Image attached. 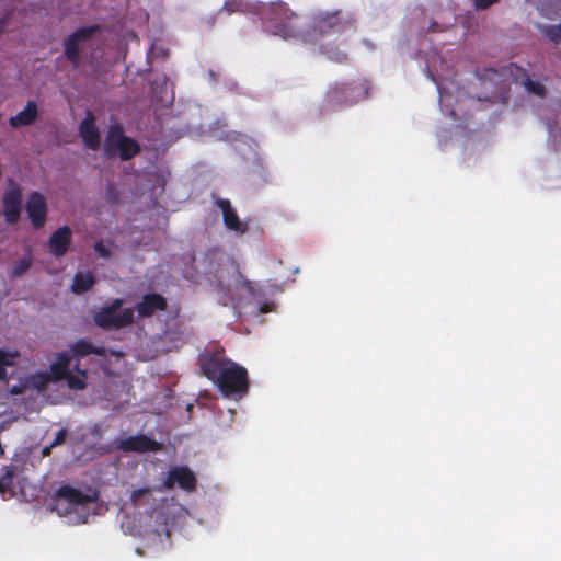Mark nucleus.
I'll return each instance as SVG.
<instances>
[{"instance_id": "nucleus-1", "label": "nucleus", "mask_w": 561, "mask_h": 561, "mask_svg": "<svg viewBox=\"0 0 561 561\" xmlns=\"http://www.w3.org/2000/svg\"><path fill=\"white\" fill-rule=\"evenodd\" d=\"M201 369L216 386H249L247 369L238 363L214 354L202 360Z\"/></svg>"}, {"instance_id": "nucleus-2", "label": "nucleus", "mask_w": 561, "mask_h": 561, "mask_svg": "<svg viewBox=\"0 0 561 561\" xmlns=\"http://www.w3.org/2000/svg\"><path fill=\"white\" fill-rule=\"evenodd\" d=\"M262 24L266 32L283 38L298 33V15L283 1L271 2L261 10Z\"/></svg>"}, {"instance_id": "nucleus-3", "label": "nucleus", "mask_w": 561, "mask_h": 561, "mask_svg": "<svg viewBox=\"0 0 561 561\" xmlns=\"http://www.w3.org/2000/svg\"><path fill=\"white\" fill-rule=\"evenodd\" d=\"M70 364L71 356L67 352L58 353L56 360L50 364L48 370L32 375L31 386H48L50 382L62 380L67 381V386H87V370L80 369L79 365H76L78 376H75L70 370Z\"/></svg>"}, {"instance_id": "nucleus-4", "label": "nucleus", "mask_w": 561, "mask_h": 561, "mask_svg": "<svg viewBox=\"0 0 561 561\" xmlns=\"http://www.w3.org/2000/svg\"><path fill=\"white\" fill-rule=\"evenodd\" d=\"M58 388H10L5 393V403L11 407V413L25 415L38 412L46 403H60L59 400H50V390Z\"/></svg>"}, {"instance_id": "nucleus-5", "label": "nucleus", "mask_w": 561, "mask_h": 561, "mask_svg": "<svg viewBox=\"0 0 561 561\" xmlns=\"http://www.w3.org/2000/svg\"><path fill=\"white\" fill-rule=\"evenodd\" d=\"M354 28L355 21L351 14L342 10L319 11L312 16L311 30L306 34V41H313L317 36L340 34Z\"/></svg>"}, {"instance_id": "nucleus-6", "label": "nucleus", "mask_w": 561, "mask_h": 561, "mask_svg": "<svg viewBox=\"0 0 561 561\" xmlns=\"http://www.w3.org/2000/svg\"><path fill=\"white\" fill-rule=\"evenodd\" d=\"M98 499V494H87L82 491L70 486L61 485L55 495L54 510L61 516L76 513L80 515L81 523L87 522V514L82 516L80 512H84L90 505H92Z\"/></svg>"}, {"instance_id": "nucleus-7", "label": "nucleus", "mask_w": 561, "mask_h": 561, "mask_svg": "<svg viewBox=\"0 0 561 561\" xmlns=\"http://www.w3.org/2000/svg\"><path fill=\"white\" fill-rule=\"evenodd\" d=\"M365 95L364 84L358 82L335 83L331 85L325 94L329 105H352Z\"/></svg>"}, {"instance_id": "nucleus-8", "label": "nucleus", "mask_w": 561, "mask_h": 561, "mask_svg": "<svg viewBox=\"0 0 561 561\" xmlns=\"http://www.w3.org/2000/svg\"><path fill=\"white\" fill-rule=\"evenodd\" d=\"M99 31V25L79 27L64 39V56L73 68L81 62L80 44L90 41Z\"/></svg>"}, {"instance_id": "nucleus-9", "label": "nucleus", "mask_w": 561, "mask_h": 561, "mask_svg": "<svg viewBox=\"0 0 561 561\" xmlns=\"http://www.w3.org/2000/svg\"><path fill=\"white\" fill-rule=\"evenodd\" d=\"M94 323L103 330H118L134 322V309L126 308L119 312L102 308L93 316Z\"/></svg>"}, {"instance_id": "nucleus-10", "label": "nucleus", "mask_w": 561, "mask_h": 561, "mask_svg": "<svg viewBox=\"0 0 561 561\" xmlns=\"http://www.w3.org/2000/svg\"><path fill=\"white\" fill-rule=\"evenodd\" d=\"M116 448L124 453H147V451H161L163 449L162 444L156 439L145 435L137 434L116 440Z\"/></svg>"}, {"instance_id": "nucleus-11", "label": "nucleus", "mask_w": 561, "mask_h": 561, "mask_svg": "<svg viewBox=\"0 0 561 561\" xmlns=\"http://www.w3.org/2000/svg\"><path fill=\"white\" fill-rule=\"evenodd\" d=\"M3 216L8 225H15L21 218L22 190L18 184H12L2 197Z\"/></svg>"}, {"instance_id": "nucleus-12", "label": "nucleus", "mask_w": 561, "mask_h": 561, "mask_svg": "<svg viewBox=\"0 0 561 561\" xmlns=\"http://www.w3.org/2000/svg\"><path fill=\"white\" fill-rule=\"evenodd\" d=\"M175 484L184 491L192 492L196 489L197 479L188 467L175 466L169 470L163 481V486L167 490H171Z\"/></svg>"}, {"instance_id": "nucleus-13", "label": "nucleus", "mask_w": 561, "mask_h": 561, "mask_svg": "<svg viewBox=\"0 0 561 561\" xmlns=\"http://www.w3.org/2000/svg\"><path fill=\"white\" fill-rule=\"evenodd\" d=\"M25 210L34 229H41L47 218V203L39 192H32L26 201Z\"/></svg>"}, {"instance_id": "nucleus-14", "label": "nucleus", "mask_w": 561, "mask_h": 561, "mask_svg": "<svg viewBox=\"0 0 561 561\" xmlns=\"http://www.w3.org/2000/svg\"><path fill=\"white\" fill-rule=\"evenodd\" d=\"M79 136L88 149L98 150L100 148L101 135L95 126V116L91 111L87 112L85 117L79 124Z\"/></svg>"}, {"instance_id": "nucleus-15", "label": "nucleus", "mask_w": 561, "mask_h": 561, "mask_svg": "<svg viewBox=\"0 0 561 561\" xmlns=\"http://www.w3.org/2000/svg\"><path fill=\"white\" fill-rule=\"evenodd\" d=\"M216 206L221 210L222 221L228 230L233 231L240 236L248 231V225L241 221L237 211L232 208L229 199L217 198Z\"/></svg>"}, {"instance_id": "nucleus-16", "label": "nucleus", "mask_w": 561, "mask_h": 561, "mask_svg": "<svg viewBox=\"0 0 561 561\" xmlns=\"http://www.w3.org/2000/svg\"><path fill=\"white\" fill-rule=\"evenodd\" d=\"M168 307L167 299L158 293H150L142 296L141 300L136 305V310L140 318H149L156 311H164Z\"/></svg>"}, {"instance_id": "nucleus-17", "label": "nucleus", "mask_w": 561, "mask_h": 561, "mask_svg": "<svg viewBox=\"0 0 561 561\" xmlns=\"http://www.w3.org/2000/svg\"><path fill=\"white\" fill-rule=\"evenodd\" d=\"M71 241V229L68 226L59 227L49 238V252L56 257L64 256L68 252Z\"/></svg>"}, {"instance_id": "nucleus-18", "label": "nucleus", "mask_w": 561, "mask_h": 561, "mask_svg": "<svg viewBox=\"0 0 561 561\" xmlns=\"http://www.w3.org/2000/svg\"><path fill=\"white\" fill-rule=\"evenodd\" d=\"M126 137L124 128L121 124H113L108 127L104 142L103 151L107 158L116 157L119 144Z\"/></svg>"}, {"instance_id": "nucleus-19", "label": "nucleus", "mask_w": 561, "mask_h": 561, "mask_svg": "<svg viewBox=\"0 0 561 561\" xmlns=\"http://www.w3.org/2000/svg\"><path fill=\"white\" fill-rule=\"evenodd\" d=\"M38 115V107L36 102L28 101L26 106L16 115L9 118V125L12 128H19L32 125Z\"/></svg>"}, {"instance_id": "nucleus-20", "label": "nucleus", "mask_w": 561, "mask_h": 561, "mask_svg": "<svg viewBox=\"0 0 561 561\" xmlns=\"http://www.w3.org/2000/svg\"><path fill=\"white\" fill-rule=\"evenodd\" d=\"M72 357H85L91 354L104 355V347L96 346L85 339H80L72 343L67 352Z\"/></svg>"}, {"instance_id": "nucleus-21", "label": "nucleus", "mask_w": 561, "mask_h": 561, "mask_svg": "<svg viewBox=\"0 0 561 561\" xmlns=\"http://www.w3.org/2000/svg\"><path fill=\"white\" fill-rule=\"evenodd\" d=\"M95 284V278L90 273L78 272L75 274L71 290L76 295H81L90 290Z\"/></svg>"}, {"instance_id": "nucleus-22", "label": "nucleus", "mask_w": 561, "mask_h": 561, "mask_svg": "<svg viewBox=\"0 0 561 561\" xmlns=\"http://www.w3.org/2000/svg\"><path fill=\"white\" fill-rule=\"evenodd\" d=\"M119 145L116 156H118L122 161L133 159L141 150L139 142L128 136H126Z\"/></svg>"}, {"instance_id": "nucleus-23", "label": "nucleus", "mask_w": 561, "mask_h": 561, "mask_svg": "<svg viewBox=\"0 0 561 561\" xmlns=\"http://www.w3.org/2000/svg\"><path fill=\"white\" fill-rule=\"evenodd\" d=\"M20 353L16 350L0 348V381H7V367L15 365Z\"/></svg>"}, {"instance_id": "nucleus-24", "label": "nucleus", "mask_w": 561, "mask_h": 561, "mask_svg": "<svg viewBox=\"0 0 561 561\" xmlns=\"http://www.w3.org/2000/svg\"><path fill=\"white\" fill-rule=\"evenodd\" d=\"M319 53L328 60L336 64H344L348 59L347 54L339 47L328 46L323 43L319 44Z\"/></svg>"}, {"instance_id": "nucleus-25", "label": "nucleus", "mask_w": 561, "mask_h": 561, "mask_svg": "<svg viewBox=\"0 0 561 561\" xmlns=\"http://www.w3.org/2000/svg\"><path fill=\"white\" fill-rule=\"evenodd\" d=\"M540 33L554 45H561V23L553 25H538Z\"/></svg>"}, {"instance_id": "nucleus-26", "label": "nucleus", "mask_w": 561, "mask_h": 561, "mask_svg": "<svg viewBox=\"0 0 561 561\" xmlns=\"http://www.w3.org/2000/svg\"><path fill=\"white\" fill-rule=\"evenodd\" d=\"M526 90L536 96L543 98L546 95V88L539 81L529 79L528 77L522 82Z\"/></svg>"}, {"instance_id": "nucleus-27", "label": "nucleus", "mask_w": 561, "mask_h": 561, "mask_svg": "<svg viewBox=\"0 0 561 561\" xmlns=\"http://www.w3.org/2000/svg\"><path fill=\"white\" fill-rule=\"evenodd\" d=\"M31 265H32L31 257L26 256V257L20 259L18 262L14 263L12 271H11V276L20 277V276L24 275L30 270Z\"/></svg>"}, {"instance_id": "nucleus-28", "label": "nucleus", "mask_w": 561, "mask_h": 561, "mask_svg": "<svg viewBox=\"0 0 561 561\" xmlns=\"http://www.w3.org/2000/svg\"><path fill=\"white\" fill-rule=\"evenodd\" d=\"M14 477L12 467H7L4 473L0 478V494L4 495L11 490Z\"/></svg>"}, {"instance_id": "nucleus-29", "label": "nucleus", "mask_w": 561, "mask_h": 561, "mask_svg": "<svg viewBox=\"0 0 561 561\" xmlns=\"http://www.w3.org/2000/svg\"><path fill=\"white\" fill-rule=\"evenodd\" d=\"M151 496V489L149 486L139 488L134 490L130 495V501L134 506H140L144 497Z\"/></svg>"}, {"instance_id": "nucleus-30", "label": "nucleus", "mask_w": 561, "mask_h": 561, "mask_svg": "<svg viewBox=\"0 0 561 561\" xmlns=\"http://www.w3.org/2000/svg\"><path fill=\"white\" fill-rule=\"evenodd\" d=\"M222 9L227 11L229 14L240 12L243 10V1L242 0H225Z\"/></svg>"}, {"instance_id": "nucleus-31", "label": "nucleus", "mask_w": 561, "mask_h": 561, "mask_svg": "<svg viewBox=\"0 0 561 561\" xmlns=\"http://www.w3.org/2000/svg\"><path fill=\"white\" fill-rule=\"evenodd\" d=\"M94 251L102 259H110L112 255V251L103 243V241L95 242Z\"/></svg>"}, {"instance_id": "nucleus-32", "label": "nucleus", "mask_w": 561, "mask_h": 561, "mask_svg": "<svg viewBox=\"0 0 561 561\" xmlns=\"http://www.w3.org/2000/svg\"><path fill=\"white\" fill-rule=\"evenodd\" d=\"M67 437V430L60 428L55 436V439L50 443V447H57L59 445H62Z\"/></svg>"}, {"instance_id": "nucleus-33", "label": "nucleus", "mask_w": 561, "mask_h": 561, "mask_svg": "<svg viewBox=\"0 0 561 561\" xmlns=\"http://www.w3.org/2000/svg\"><path fill=\"white\" fill-rule=\"evenodd\" d=\"M497 1L499 0H472L476 9H478V10L489 9L491 5H493Z\"/></svg>"}, {"instance_id": "nucleus-34", "label": "nucleus", "mask_w": 561, "mask_h": 561, "mask_svg": "<svg viewBox=\"0 0 561 561\" xmlns=\"http://www.w3.org/2000/svg\"><path fill=\"white\" fill-rule=\"evenodd\" d=\"M220 390V392L222 393L224 397H230L234 393H239V392H242V393H245L248 391L249 388H232V387H229V388H218Z\"/></svg>"}, {"instance_id": "nucleus-35", "label": "nucleus", "mask_w": 561, "mask_h": 561, "mask_svg": "<svg viewBox=\"0 0 561 561\" xmlns=\"http://www.w3.org/2000/svg\"><path fill=\"white\" fill-rule=\"evenodd\" d=\"M123 305L124 300L122 298H115L112 300L111 305L105 306L104 308L118 312Z\"/></svg>"}, {"instance_id": "nucleus-36", "label": "nucleus", "mask_w": 561, "mask_h": 561, "mask_svg": "<svg viewBox=\"0 0 561 561\" xmlns=\"http://www.w3.org/2000/svg\"><path fill=\"white\" fill-rule=\"evenodd\" d=\"M8 22V15L0 18V36L4 33Z\"/></svg>"}, {"instance_id": "nucleus-37", "label": "nucleus", "mask_w": 561, "mask_h": 561, "mask_svg": "<svg viewBox=\"0 0 561 561\" xmlns=\"http://www.w3.org/2000/svg\"><path fill=\"white\" fill-rule=\"evenodd\" d=\"M54 447H50V444L48 446H45L43 449H42V456L43 457H48L51 453V449Z\"/></svg>"}, {"instance_id": "nucleus-38", "label": "nucleus", "mask_w": 561, "mask_h": 561, "mask_svg": "<svg viewBox=\"0 0 561 561\" xmlns=\"http://www.w3.org/2000/svg\"><path fill=\"white\" fill-rule=\"evenodd\" d=\"M69 390H73V396H79L78 392H83L85 390H89L90 388H83V387H80V388H68Z\"/></svg>"}, {"instance_id": "nucleus-39", "label": "nucleus", "mask_w": 561, "mask_h": 561, "mask_svg": "<svg viewBox=\"0 0 561 561\" xmlns=\"http://www.w3.org/2000/svg\"><path fill=\"white\" fill-rule=\"evenodd\" d=\"M427 31H428V32H432V33L437 32V31H438V24H437V22H435V21H434V22H432V23L430 24V26H428V30H427Z\"/></svg>"}, {"instance_id": "nucleus-40", "label": "nucleus", "mask_w": 561, "mask_h": 561, "mask_svg": "<svg viewBox=\"0 0 561 561\" xmlns=\"http://www.w3.org/2000/svg\"><path fill=\"white\" fill-rule=\"evenodd\" d=\"M240 276L243 278V284H244V286H245L247 288H249V287H250V285H251V282H250V280H248V279H245L241 274H240Z\"/></svg>"}]
</instances>
